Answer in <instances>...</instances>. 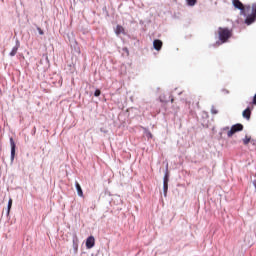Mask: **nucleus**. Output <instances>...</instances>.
<instances>
[{"mask_svg": "<svg viewBox=\"0 0 256 256\" xmlns=\"http://www.w3.org/2000/svg\"><path fill=\"white\" fill-rule=\"evenodd\" d=\"M233 5L236 9H239L241 13H247V17L245 19L246 25H253L256 21V4H252V6H244L243 3L239 0H233Z\"/></svg>", "mask_w": 256, "mask_h": 256, "instance_id": "nucleus-1", "label": "nucleus"}, {"mask_svg": "<svg viewBox=\"0 0 256 256\" xmlns=\"http://www.w3.org/2000/svg\"><path fill=\"white\" fill-rule=\"evenodd\" d=\"M217 35L221 44L227 43L233 37V30L227 27H219Z\"/></svg>", "mask_w": 256, "mask_h": 256, "instance_id": "nucleus-2", "label": "nucleus"}, {"mask_svg": "<svg viewBox=\"0 0 256 256\" xmlns=\"http://www.w3.org/2000/svg\"><path fill=\"white\" fill-rule=\"evenodd\" d=\"M243 131V124H235L231 127V129L228 131L227 136L228 137H233L235 133Z\"/></svg>", "mask_w": 256, "mask_h": 256, "instance_id": "nucleus-3", "label": "nucleus"}, {"mask_svg": "<svg viewBox=\"0 0 256 256\" xmlns=\"http://www.w3.org/2000/svg\"><path fill=\"white\" fill-rule=\"evenodd\" d=\"M93 247H95V237L90 236L86 240V248L93 249Z\"/></svg>", "mask_w": 256, "mask_h": 256, "instance_id": "nucleus-4", "label": "nucleus"}, {"mask_svg": "<svg viewBox=\"0 0 256 256\" xmlns=\"http://www.w3.org/2000/svg\"><path fill=\"white\" fill-rule=\"evenodd\" d=\"M153 47L156 51H161L163 48V41L156 39L153 41Z\"/></svg>", "mask_w": 256, "mask_h": 256, "instance_id": "nucleus-5", "label": "nucleus"}, {"mask_svg": "<svg viewBox=\"0 0 256 256\" xmlns=\"http://www.w3.org/2000/svg\"><path fill=\"white\" fill-rule=\"evenodd\" d=\"M163 189H164V195H167V191L169 189V175L168 174H166L164 177Z\"/></svg>", "mask_w": 256, "mask_h": 256, "instance_id": "nucleus-6", "label": "nucleus"}, {"mask_svg": "<svg viewBox=\"0 0 256 256\" xmlns=\"http://www.w3.org/2000/svg\"><path fill=\"white\" fill-rule=\"evenodd\" d=\"M10 145H11V160L13 161L15 159V140L13 138H10Z\"/></svg>", "mask_w": 256, "mask_h": 256, "instance_id": "nucleus-7", "label": "nucleus"}, {"mask_svg": "<svg viewBox=\"0 0 256 256\" xmlns=\"http://www.w3.org/2000/svg\"><path fill=\"white\" fill-rule=\"evenodd\" d=\"M242 117L244 119H247V121H249V119H251V108L248 107L246 108L243 112H242Z\"/></svg>", "mask_w": 256, "mask_h": 256, "instance_id": "nucleus-8", "label": "nucleus"}, {"mask_svg": "<svg viewBox=\"0 0 256 256\" xmlns=\"http://www.w3.org/2000/svg\"><path fill=\"white\" fill-rule=\"evenodd\" d=\"M115 33L116 35H121V34L125 35V28H123V26L121 25H117L115 29Z\"/></svg>", "mask_w": 256, "mask_h": 256, "instance_id": "nucleus-9", "label": "nucleus"}, {"mask_svg": "<svg viewBox=\"0 0 256 256\" xmlns=\"http://www.w3.org/2000/svg\"><path fill=\"white\" fill-rule=\"evenodd\" d=\"M76 190L79 197H83V189H81V185L79 184V182H76Z\"/></svg>", "mask_w": 256, "mask_h": 256, "instance_id": "nucleus-10", "label": "nucleus"}, {"mask_svg": "<svg viewBox=\"0 0 256 256\" xmlns=\"http://www.w3.org/2000/svg\"><path fill=\"white\" fill-rule=\"evenodd\" d=\"M17 51H19V46L13 47L10 52V57H15L17 55Z\"/></svg>", "mask_w": 256, "mask_h": 256, "instance_id": "nucleus-11", "label": "nucleus"}, {"mask_svg": "<svg viewBox=\"0 0 256 256\" xmlns=\"http://www.w3.org/2000/svg\"><path fill=\"white\" fill-rule=\"evenodd\" d=\"M186 1L189 7H194V5H197V0H186Z\"/></svg>", "mask_w": 256, "mask_h": 256, "instance_id": "nucleus-12", "label": "nucleus"}, {"mask_svg": "<svg viewBox=\"0 0 256 256\" xmlns=\"http://www.w3.org/2000/svg\"><path fill=\"white\" fill-rule=\"evenodd\" d=\"M11 207H13V199L10 198L8 201V215L11 212Z\"/></svg>", "mask_w": 256, "mask_h": 256, "instance_id": "nucleus-13", "label": "nucleus"}, {"mask_svg": "<svg viewBox=\"0 0 256 256\" xmlns=\"http://www.w3.org/2000/svg\"><path fill=\"white\" fill-rule=\"evenodd\" d=\"M211 113H212V115H217V113H219V110H217V107L212 106L211 107Z\"/></svg>", "mask_w": 256, "mask_h": 256, "instance_id": "nucleus-14", "label": "nucleus"}, {"mask_svg": "<svg viewBox=\"0 0 256 256\" xmlns=\"http://www.w3.org/2000/svg\"><path fill=\"white\" fill-rule=\"evenodd\" d=\"M250 141H251V137H248V136H246V137L243 139V143H244L245 145H249Z\"/></svg>", "mask_w": 256, "mask_h": 256, "instance_id": "nucleus-15", "label": "nucleus"}, {"mask_svg": "<svg viewBox=\"0 0 256 256\" xmlns=\"http://www.w3.org/2000/svg\"><path fill=\"white\" fill-rule=\"evenodd\" d=\"M100 95H101V90H99V89L95 90L94 96L99 97Z\"/></svg>", "mask_w": 256, "mask_h": 256, "instance_id": "nucleus-16", "label": "nucleus"}, {"mask_svg": "<svg viewBox=\"0 0 256 256\" xmlns=\"http://www.w3.org/2000/svg\"><path fill=\"white\" fill-rule=\"evenodd\" d=\"M146 137H147L148 139H153V134H152L151 132H147V133H146Z\"/></svg>", "mask_w": 256, "mask_h": 256, "instance_id": "nucleus-17", "label": "nucleus"}, {"mask_svg": "<svg viewBox=\"0 0 256 256\" xmlns=\"http://www.w3.org/2000/svg\"><path fill=\"white\" fill-rule=\"evenodd\" d=\"M38 31H39V35H43L44 34V32L42 31L41 28H38Z\"/></svg>", "mask_w": 256, "mask_h": 256, "instance_id": "nucleus-18", "label": "nucleus"}, {"mask_svg": "<svg viewBox=\"0 0 256 256\" xmlns=\"http://www.w3.org/2000/svg\"><path fill=\"white\" fill-rule=\"evenodd\" d=\"M187 103H188V105H191V101L190 100H188Z\"/></svg>", "mask_w": 256, "mask_h": 256, "instance_id": "nucleus-19", "label": "nucleus"}, {"mask_svg": "<svg viewBox=\"0 0 256 256\" xmlns=\"http://www.w3.org/2000/svg\"><path fill=\"white\" fill-rule=\"evenodd\" d=\"M174 101H175V100L172 98V99H171V103H173Z\"/></svg>", "mask_w": 256, "mask_h": 256, "instance_id": "nucleus-20", "label": "nucleus"}]
</instances>
